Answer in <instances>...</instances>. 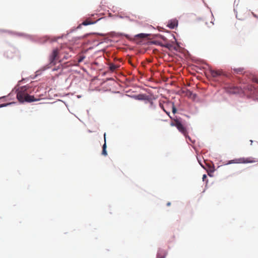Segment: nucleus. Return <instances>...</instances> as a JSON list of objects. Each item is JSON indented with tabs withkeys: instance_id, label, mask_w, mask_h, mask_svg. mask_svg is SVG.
<instances>
[{
	"instance_id": "nucleus-3",
	"label": "nucleus",
	"mask_w": 258,
	"mask_h": 258,
	"mask_svg": "<svg viewBox=\"0 0 258 258\" xmlns=\"http://www.w3.org/2000/svg\"><path fill=\"white\" fill-rule=\"evenodd\" d=\"M136 98L140 100H145L146 101L145 103H147L148 102L150 104V107L152 109L155 110L156 108V106L153 102V100L149 97L148 96L145 94H139L136 96Z\"/></svg>"
},
{
	"instance_id": "nucleus-22",
	"label": "nucleus",
	"mask_w": 258,
	"mask_h": 258,
	"mask_svg": "<svg viewBox=\"0 0 258 258\" xmlns=\"http://www.w3.org/2000/svg\"><path fill=\"white\" fill-rule=\"evenodd\" d=\"M7 104H2V105H0V107H3V106H7Z\"/></svg>"
},
{
	"instance_id": "nucleus-8",
	"label": "nucleus",
	"mask_w": 258,
	"mask_h": 258,
	"mask_svg": "<svg viewBox=\"0 0 258 258\" xmlns=\"http://www.w3.org/2000/svg\"><path fill=\"white\" fill-rule=\"evenodd\" d=\"M166 254L167 252L165 250L159 248L158 250L157 258H165Z\"/></svg>"
},
{
	"instance_id": "nucleus-13",
	"label": "nucleus",
	"mask_w": 258,
	"mask_h": 258,
	"mask_svg": "<svg viewBox=\"0 0 258 258\" xmlns=\"http://www.w3.org/2000/svg\"><path fill=\"white\" fill-rule=\"evenodd\" d=\"M104 140L105 141V134H104ZM106 142L105 141V143H104V145H103L102 152V154L104 156H106L107 154L106 150Z\"/></svg>"
},
{
	"instance_id": "nucleus-24",
	"label": "nucleus",
	"mask_w": 258,
	"mask_h": 258,
	"mask_svg": "<svg viewBox=\"0 0 258 258\" xmlns=\"http://www.w3.org/2000/svg\"><path fill=\"white\" fill-rule=\"evenodd\" d=\"M205 177H206V175L205 174H204V175H203V178H205Z\"/></svg>"
},
{
	"instance_id": "nucleus-5",
	"label": "nucleus",
	"mask_w": 258,
	"mask_h": 258,
	"mask_svg": "<svg viewBox=\"0 0 258 258\" xmlns=\"http://www.w3.org/2000/svg\"><path fill=\"white\" fill-rule=\"evenodd\" d=\"M58 54V49H55L53 50L52 54L50 55L49 57V61L50 64L51 66H54L56 63V60L57 59V56Z\"/></svg>"
},
{
	"instance_id": "nucleus-2",
	"label": "nucleus",
	"mask_w": 258,
	"mask_h": 258,
	"mask_svg": "<svg viewBox=\"0 0 258 258\" xmlns=\"http://www.w3.org/2000/svg\"><path fill=\"white\" fill-rule=\"evenodd\" d=\"M258 161V160L256 158L252 157H240L239 158H236L233 160L229 161L228 164H247V163H253Z\"/></svg>"
},
{
	"instance_id": "nucleus-4",
	"label": "nucleus",
	"mask_w": 258,
	"mask_h": 258,
	"mask_svg": "<svg viewBox=\"0 0 258 258\" xmlns=\"http://www.w3.org/2000/svg\"><path fill=\"white\" fill-rule=\"evenodd\" d=\"M174 122L171 124L172 126H175L178 130L184 136L187 137V132L186 127L181 123L178 119H174Z\"/></svg>"
},
{
	"instance_id": "nucleus-12",
	"label": "nucleus",
	"mask_w": 258,
	"mask_h": 258,
	"mask_svg": "<svg viewBox=\"0 0 258 258\" xmlns=\"http://www.w3.org/2000/svg\"><path fill=\"white\" fill-rule=\"evenodd\" d=\"M233 71L238 74H242L244 71V69L242 68H234Z\"/></svg>"
},
{
	"instance_id": "nucleus-6",
	"label": "nucleus",
	"mask_w": 258,
	"mask_h": 258,
	"mask_svg": "<svg viewBox=\"0 0 258 258\" xmlns=\"http://www.w3.org/2000/svg\"><path fill=\"white\" fill-rule=\"evenodd\" d=\"M209 71L211 76L214 78H217L224 75L223 72L220 70L210 69Z\"/></svg>"
},
{
	"instance_id": "nucleus-16",
	"label": "nucleus",
	"mask_w": 258,
	"mask_h": 258,
	"mask_svg": "<svg viewBox=\"0 0 258 258\" xmlns=\"http://www.w3.org/2000/svg\"><path fill=\"white\" fill-rule=\"evenodd\" d=\"M239 88L238 87H234L232 89V90L230 91V92L232 93H236L239 92Z\"/></svg>"
},
{
	"instance_id": "nucleus-18",
	"label": "nucleus",
	"mask_w": 258,
	"mask_h": 258,
	"mask_svg": "<svg viewBox=\"0 0 258 258\" xmlns=\"http://www.w3.org/2000/svg\"><path fill=\"white\" fill-rule=\"evenodd\" d=\"M138 36H140L141 38H144V37H145L146 36L145 34H143V33L140 34L139 35H138Z\"/></svg>"
},
{
	"instance_id": "nucleus-7",
	"label": "nucleus",
	"mask_w": 258,
	"mask_h": 258,
	"mask_svg": "<svg viewBox=\"0 0 258 258\" xmlns=\"http://www.w3.org/2000/svg\"><path fill=\"white\" fill-rule=\"evenodd\" d=\"M178 25V21L176 19L171 20L168 21L167 26L170 29H174Z\"/></svg>"
},
{
	"instance_id": "nucleus-21",
	"label": "nucleus",
	"mask_w": 258,
	"mask_h": 258,
	"mask_svg": "<svg viewBox=\"0 0 258 258\" xmlns=\"http://www.w3.org/2000/svg\"><path fill=\"white\" fill-rule=\"evenodd\" d=\"M166 205L167 206H170L171 205V203L170 202H168Z\"/></svg>"
},
{
	"instance_id": "nucleus-19",
	"label": "nucleus",
	"mask_w": 258,
	"mask_h": 258,
	"mask_svg": "<svg viewBox=\"0 0 258 258\" xmlns=\"http://www.w3.org/2000/svg\"><path fill=\"white\" fill-rule=\"evenodd\" d=\"M253 81L258 84V79L255 78V79H253Z\"/></svg>"
},
{
	"instance_id": "nucleus-23",
	"label": "nucleus",
	"mask_w": 258,
	"mask_h": 258,
	"mask_svg": "<svg viewBox=\"0 0 258 258\" xmlns=\"http://www.w3.org/2000/svg\"><path fill=\"white\" fill-rule=\"evenodd\" d=\"M82 60H83V58H80V59H79L78 61L80 62L82 61Z\"/></svg>"
},
{
	"instance_id": "nucleus-1",
	"label": "nucleus",
	"mask_w": 258,
	"mask_h": 258,
	"mask_svg": "<svg viewBox=\"0 0 258 258\" xmlns=\"http://www.w3.org/2000/svg\"><path fill=\"white\" fill-rule=\"evenodd\" d=\"M29 93H31V87L29 85L22 86L18 90L17 98L21 103L31 102L39 100L38 99H35L33 96L29 95Z\"/></svg>"
},
{
	"instance_id": "nucleus-11",
	"label": "nucleus",
	"mask_w": 258,
	"mask_h": 258,
	"mask_svg": "<svg viewBox=\"0 0 258 258\" xmlns=\"http://www.w3.org/2000/svg\"><path fill=\"white\" fill-rule=\"evenodd\" d=\"M119 66H118L117 64H113V63H110L109 64V70L111 72H114L115 70H116L119 68Z\"/></svg>"
},
{
	"instance_id": "nucleus-20",
	"label": "nucleus",
	"mask_w": 258,
	"mask_h": 258,
	"mask_svg": "<svg viewBox=\"0 0 258 258\" xmlns=\"http://www.w3.org/2000/svg\"><path fill=\"white\" fill-rule=\"evenodd\" d=\"M252 15L256 18H258V16L254 14L253 13H252Z\"/></svg>"
},
{
	"instance_id": "nucleus-17",
	"label": "nucleus",
	"mask_w": 258,
	"mask_h": 258,
	"mask_svg": "<svg viewBox=\"0 0 258 258\" xmlns=\"http://www.w3.org/2000/svg\"><path fill=\"white\" fill-rule=\"evenodd\" d=\"M192 92L190 91H189L188 90H187V92H186V95H187L191 96L192 95Z\"/></svg>"
},
{
	"instance_id": "nucleus-9",
	"label": "nucleus",
	"mask_w": 258,
	"mask_h": 258,
	"mask_svg": "<svg viewBox=\"0 0 258 258\" xmlns=\"http://www.w3.org/2000/svg\"><path fill=\"white\" fill-rule=\"evenodd\" d=\"M166 104L169 107H171L172 111L174 114H175L176 112V108L174 105V104L173 102H167Z\"/></svg>"
},
{
	"instance_id": "nucleus-15",
	"label": "nucleus",
	"mask_w": 258,
	"mask_h": 258,
	"mask_svg": "<svg viewBox=\"0 0 258 258\" xmlns=\"http://www.w3.org/2000/svg\"><path fill=\"white\" fill-rule=\"evenodd\" d=\"M159 44L162 46V47H166L167 48H170L171 47V45L169 43H165V44H162L161 43H159Z\"/></svg>"
},
{
	"instance_id": "nucleus-10",
	"label": "nucleus",
	"mask_w": 258,
	"mask_h": 258,
	"mask_svg": "<svg viewBox=\"0 0 258 258\" xmlns=\"http://www.w3.org/2000/svg\"><path fill=\"white\" fill-rule=\"evenodd\" d=\"M95 23V22H93L90 20L87 19L85 21H84L83 22H82V23L78 26V28H80L81 26L82 25H84V26H87L88 25L92 24Z\"/></svg>"
},
{
	"instance_id": "nucleus-14",
	"label": "nucleus",
	"mask_w": 258,
	"mask_h": 258,
	"mask_svg": "<svg viewBox=\"0 0 258 258\" xmlns=\"http://www.w3.org/2000/svg\"><path fill=\"white\" fill-rule=\"evenodd\" d=\"M159 106L160 107L163 109V110L166 112V113L171 118V117L170 116V112H168V111H167L166 110V109H165L164 107V105L161 103H160L159 104Z\"/></svg>"
}]
</instances>
